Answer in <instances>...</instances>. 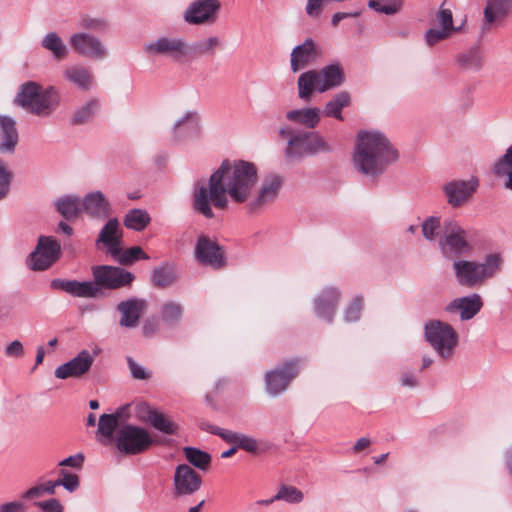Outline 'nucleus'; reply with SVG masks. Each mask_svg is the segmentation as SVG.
Here are the masks:
<instances>
[{
  "mask_svg": "<svg viewBox=\"0 0 512 512\" xmlns=\"http://www.w3.org/2000/svg\"><path fill=\"white\" fill-rule=\"evenodd\" d=\"M351 104V96L347 91L336 93L325 105L323 113L327 117L343 120L342 109Z\"/></svg>",
  "mask_w": 512,
  "mask_h": 512,
  "instance_id": "nucleus-34",
  "label": "nucleus"
},
{
  "mask_svg": "<svg viewBox=\"0 0 512 512\" xmlns=\"http://www.w3.org/2000/svg\"><path fill=\"white\" fill-rule=\"evenodd\" d=\"M237 447L240 449H243L244 451L252 454H258L265 451L264 444L259 442L258 440L245 435L241 434L238 437Z\"/></svg>",
  "mask_w": 512,
  "mask_h": 512,
  "instance_id": "nucleus-50",
  "label": "nucleus"
},
{
  "mask_svg": "<svg viewBox=\"0 0 512 512\" xmlns=\"http://www.w3.org/2000/svg\"><path fill=\"white\" fill-rule=\"evenodd\" d=\"M344 81V70L338 63L326 65L320 70H309L298 78V96L308 101L314 92L324 93L338 88Z\"/></svg>",
  "mask_w": 512,
  "mask_h": 512,
  "instance_id": "nucleus-3",
  "label": "nucleus"
},
{
  "mask_svg": "<svg viewBox=\"0 0 512 512\" xmlns=\"http://www.w3.org/2000/svg\"><path fill=\"white\" fill-rule=\"evenodd\" d=\"M324 0H308L306 4V13L310 17H318L321 13V8Z\"/></svg>",
  "mask_w": 512,
  "mask_h": 512,
  "instance_id": "nucleus-63",
  "label": "nucleus"
},
{
  "mask_svg": "<svg viewBox=\"0 0 512 512\" xmlns=\"http://www.w3.org/2000/svg\"><path fill=\"white\" fill-rule=\"evenodd\" d=\"M58 212L67 220L78 217L82 212V199L66 195L55 201Z\"/></svg>",
  "mask_w": 512,
  "mask_h": 512,
  "instance_id": "nucleus-35",
  "label": "nucleus"
},
{
  "mask_svg": "<svg viewBox=\"0 0 512 512\" xmlns=\"http://www.w3.org/2000/svg\"><path fill=\"white\" fill-rule=\"evenodd\" d=\"M340 293L335 288H326L315 299V313L318 317L330 322L335 313Z\"/></svg>",
  "mask_w": 512,
  "mask_h": 512,
  "instance_id": "nucleus-28",
  "label": "nucleus"
},
{
  "mask_svg": "<svg viewBox=\"0 0 512 512\" xmlns=\"http://www.w3.org/2000/svg\"><path fill=\"white\" fill-rule=\"evenodd\" d=\"M4 353L8 357L22 358L25 355V350L21 341L14 340L5 347Z\"/></svg>",
  "mask_w": 512,
  "mask_h": 512,
  "instance_id": "nucleus-58",
  "label": "nucleus"
},
{
  "mask_svg": "<svg viewBox=\"0 0 512 512\" xmlns=\"http://www.w3.org/2000/svg\"><path fill=\"white\" fill-rule=\"evenodd\" d=\"M61 253L59 242L48 236H40L35 251L30 254L29 267L32 270L42 271L55 263Z\"/></svg>",
  "mask_w": 512,
  "mask_h": 512,
  "instance_id": "nucleus-10",
  "label": "nucleus"
},
{
  "mask_svg": "<svg viewBox=\"0 0 512 512\" xmlns=\"http://www.w3.org/2000/svg\"><path fill=\"white\" fill-rule=\"evenodd\" d=\"M398 159V150L383 132L362 130L357 133L352 164L363 176L377 179Z\"/></svg>",
  "mask_w": 512,
  "mask_h": 512,
  "instance_id": "nucleus-2",
  "label": "nucleus"
},
{
  "mask_svg": "<svg viewBox=\"0 0 512 512\" xmlns=\"http://www.w3.org/2000/svg\"><path fill=\"white\" fill-rule=\"evenodd\" d=\"M122 265H130L137 260H149L150 257L146 254L140 246H133L126 250L119 247V254L111 255Z\"/></svg>",
  "mask_w": 512,
  "mask_h": 512,
  "instance_id": "nucleus-40",
  "label": "nucleus"
},
{
  "mask_svg": "<svg viewBox=\"0 0 512 512\" xmlns=\"http://www.w3.org/2000/svg\"><path fill=\"white\" fill-rule=\"evenodd\" d=\"M477 187L478 181L474 178L470 180H452L443 185L442 191L450 206L459 207L469 200L476 192Z\"/></svg>",
  "mask_w": 512,
  "mask_h": 512,
  "instance_id": "nucleus-17",
  "label": "nucleus"
},
{
  "mask_svg": "<svg viewBox=\"0 0 512 512\" xmlns=\"http://www.w3.org/2000/svg\"><path fill=\"white\" fill-rule=\"evenodd\" d=\"M187 461L194 467L206 470L211 463L209 453L195 447H185L183 449Z\"/></svg>",
  "mask_w": 512,
  "mask_h": 512,
  "instance_id": "nucleus-39",
  "label": "nucleus"
},
{
  "mask_svg": "<svg viewBox=\"0 0 512 512\" xmlns=\"http://www.w3.org/2000/svg\"><path fill=\"white\" fill-rule=\"evenodd\" d=\"M422 235L427 241L440 240L441 219L437 216L427 217L421 224Z\"/></svg>",
  "mask_w": 512,
  "mask_h": 512,
  "instance_id": "nucleus-42",
  "label": "nucleus"
},
{
  "mask_svg": "<svg viewBox=\"0 0 512 512\" xmlns=\"http://www.w3.org/2000/svg\"><path fill=\"white\" fill-rule=\"evenodd\" d=\"M207 430L212 434L220 436L227 443H232L234 445H236L238 437L240 435V433L216 426H209Z\"/></svg>",
  "mask_w": 512,
  "mask_h": 512,
  "instance_id": "nucleus-57",
  "label": "nucleus"
},
{
  "mask_svg": "<svg viewBox=\"0 0 512 512\" xmlns=\"http://www.w3.org/2000/svg\"><path fill=\"white\" fill-rule=\"evenodd\" d=\"M146 309V302L142 299H128L118 303L117 310L120 313L119 325L125 328H135L141 315Z\"/></svg>",
  "mask_w": 512,
  "mask_h": 512,
  "instance_id": "nucleus-21",
  "label": "nucleus"
},
{
  "mask_svg": "<svg viewBox=\"0 0 512 512\" xmlns=\"http://www.w3.org/2000/svg\"><path fill=\"white\" fill-rule=\"evenodd\" d=\"M150 222V215L143 209H132L124 217V225L138 232L144 230Z\"/></svg>",
  "mask_w": 512,
  "mask_h": 512,
  "instance_id": "nucleus-36",
  "label": "nucleus"
},
{
  "mask_svg": "<svg viewBox=\"0 0 512 512\" xmlns=\"http://www.w3.org/2000/svg\"><path fill=\"white\" fill-rule=\"evenodd\" d=\"M69 43L74 52L82 57L102 60L108 55V50L104 43L90 33H74L70 36Z\"/></svg>",
  "mask_w": 512,
  "mask_h": 512,
  "instance_id": "nucleus-12",
  "label": "nucleus"
},
{
  "mask_svg": "<svg viewBox=\"0 0 512 512\" xmlns=\"http://www.w3.org/2000/svg\"><path fill=\"white\" fill-rule=\"evenodd\" d=\"M512 13V0H486L483 10V30L499 26Z\"/></svg>",
  "mask_w": 512,
  "mask_h": 512,
  "instance_id": "nucleus-20",
  "label": "nucleus"
},
{
  "mask_svg": "<svg viewBox=\"0 0 512 512\" xmlns=\"http://www.w3.org/2000/svg\"><path fill=\"white\" fill-rule=\"evenodd\" d=\"M483 302L479 294L456 298L451 301L446 310L450 313L459 312L461 320L472 319L482 308Z\"/></svg>",
  "mask_w": 512,
  "mask_h": 512,
  "instance_id": "nucleus-24",
  "label": "nucleus"
},
{
  "mask_svg": "<svg viewBox=\"0 0 512 512\" xmlns=\"http://www.w3.org/2000/svg\"><path fill=\"white\" fill-rule=\"evenodd\" d=\"M439 246L443 253L449 251L455 255H461L470 248L466 231L453 221L445 224V233L439 240Z\"/></svg>",
  "mask_w": 512,
  "mask_h": 512,
  "instance_id": "nucleus-15",
  "label": "nucleus"
},
{
  "mask_svg": "<svg viewBox=\"0 0 512 512\" xmlns=\"http://www.w3.org/2000/svg\"><path fill=\"white\" fill-rule=\"evenodd\" d=\"M36 505L44 512H62L63 506L58 499L52 498L46 501L37 502Z\"/></svg>",
  "mask_w": 512,
  "mask_h": 512,
  "instance_id": "nucleus-61",
  "label": "nucleus"
},
{
  "mask_svg": "<svg viewBox=\"0 0 512 512\" xmlns=\"http://www.w3.org/2000/svg\"><path fill=\"white\" fill-rule=\"evenodd\" d=\"M63 77L68 83L82 91H88L94 85L91 70L79 64L67 67L63 71Z\"/></svg>",
  "mask_w": 512,
  "mask_h": 512,
  "instance_id": "nucleus-27",
  "label": "nucleus"
},
{
  "mask_svg": "<svg viewBox=\"0 0 512 512\" xmlns=\"http://www.w3.org/2000/svg\"><path fill=\"white\" fill-rule=\"evenodd\" d=\"M321 111L317 107L295 109L287 112L286 118L296 124L305 126L306 128H315L320 122Z\"/></svg>",
  "mask_w": 512,
  "mask_h": 512,
  "instance_id": "nucleus-31",
  "label": "nucleus"
},
{
  "mask_svg": "<svg viewBox=\"0 0 512 512\" xmlns=\"http://www.w3.org/2000/svg\"><path fill=\"white\" fill-rule=\"evenodd\" d=\"M424 337L438 356L443 359H450L453 356L459 342V336L455 329L440 320H429L425 323Z\"/></svg>",
  "mask_w": 512,
  "mask_h": 512,
  "instance_id": "nucleus-6",
  "label": "nucleus"
},
{
  "mask_svg": "<svg viewBox=\"0 0 512 512\" xmlns=\"http://www.w3.org/2000/svg\"><path fill=\"white\" fill-rule=\"evenodd\" d=\"M195 254L201 263L215 268H220L225 263L224 251L220 245L205 235L199 236Z\"/></svg>",
  "mask_w": 512,
  "mask_h": 512,
  "instance_id": "nucleus-19",
  "label": "nucleus"
},
{
  "mask_svg": "<svg viewBox=\"0 0 512 512\" xmlns=\"http://www.w3.org/2000/svg\"><path fill=\"white\" fill-rule=\"evenodd\" d=\"M0 512H27V510L23 502L10 501L0 505Z\"/></svg>",
  "mask_w": 512,
  "mask_h": 512,
  "instance_id": "nucleus-62",
  "label": "nucleus"
},
{
  "mask_svg": "<svg viewBox=\"0 0 512 512\" xmlns=\"http://www.w3.org/2000/svg\"><path fill=\"white\" fill-rule=\"evenodd\" d=\"M256 165L245 160H224L207 181L194 184L192 208L206 219H213V208L225 210L229 201L245 204L250 213H260L278 198L282 187L279 175L266 177L257 188Z\"/></svg>",
  "mask_w": 512,
  "mask_h": 512,
  "instance_id": "nucleus-1",
  "label": "nucleus"
},
{
  "mask_svg": "<svg viewBox=\"0 0 512 512\" xmlns=\"http://www.w3.org/2000/svg\"><path fill=\"white\" fill-rule=\"evenodd\" d=\"M83 211L94 217H105L109 213V202L100 191L89 193L82 199Z\"/></svg>",
  "mask_w": 512,
  "mask_h": 512,
  "instance_id": "nucleus-29",
  "label": "nucleus"
},
{
  "mask_svg": "<svg viewBox=\"0 0 512 512\" xmlns=\"http://www.w3.org/2000/svg\"><path fill=\"white\" fill-rule=\"evenodd\" d=\"M114 443L122 454L137 455L147 451L154 440L145 428L126 424L117 430Z\"/></svg>",
  "mask_w": 512,
  "mask_h": 512,
  "instance_id": "nucleus-8",
  "label": "nucleus"
},
{
  "mask_svg": "<svg viewBox=\"0 0 512 512\" xmlns=\"http://www.w3.org/2000/svg\"><path fill=\"white\" fill-rule=\"evenodd\" d=\"M298 368L295 360L284 363L265 375L266 392L276 397L283 393L289 386L290 382L297 376Z\"/></svg>",
  "mask_w": 512,
  "mask_h": 512,
  "instance_id": "nucleus-13",
  "label": "nucleus"
},
{
  "mask_svg": "<svg viewBox=\"0 0 512 512\" xmlns=\"http://www.w3.org/2000/svg\"><path fill=\"white\" fill-rule=\"evenodd\" d=\"M201 484V476L189 465L180 464L175 468L173 478L175 496L192 495L200 489Z\"/></svg>",
  "mask_w": 512,
  "mask_h": 512,
  "instance_id": "nucleus-16",
  "label": "nucleus"
},
{
  "mask_svg": "<svg viewBox=\"0 0 512 512\" xmlns=\"http://www.w3.org/2000/svg\"><path fill=\"white\" fill-rule=\"evenodd\" d=\"M401 385L408 388L418 386V379L413 372H404L400 378Z\"/></svg>",
  "mask_w": 512,
  "mask_h": 512,
  "instance_id": "nucleus-64",
  "label": "nucleus"
},
{
  "mask_svg": "<svg viewBox=\"0 0 512 512\" xmlns=\"http://www.w3.org/2000/svg\"><path fill=\"white\" fill-rule=\"evenodd\" d=\"M57 484L62 486L65 490L72 493L76 491L80 486L79 476L75 473L68 471L65 468H61L59 471V478Z\"/></svg>",
  "mask_w": 512,
  "mask_h": 512,
  "instance_id": "nucleus-47",
  "label": "nucleus"
},
{
  "mask_svg": "<svg viewBox=\"0 0 512 512\" xmlns=\"http://www.w3.org/2000/svg\"><path fill=\"white\" fill-rule=\"evenodd\" d=\"M99 285L96 282H78L73 280V283H68V293L76 297L93 298L96 297L100 291Z\"/></svg>",
  "mask_w": 512,
  "mask_h": 512,
  "instance_id": "nucleus-38",
  "label": "nucleus"
},
{
  "mask_svg": "<svg viewBox=\"0 0 512 512\" xmlns=\"http://www.w3.org/2000/svg\"><path fill=\"white\" fill-rule=\"evenodd\" d=\"M97 355V351L94 353H90L87 350L80 351L76 357L55 369V377L58 379H67L82 376L91 368Z\"/></svg>",
  "mask_w": 512,
  "mask_h": 512,
  "instance_id": "nucleus-18",
  "label": "nucleus"
},
{
  "mask_svg": "<svg viewBox=\"0 0 512 512\" xmlns=\"http://www.w3.org/2000/svg\"><path fill=\"white\" fill-rule=\"evenodd\" d=\"M436 18H437L440 28H444L453 33L460 30V27H454V25H453L452 11L450 9L444 8L443 5L440 7V9L436 15Z\"/></svg>",
  "mask_w": 512,
  "mask_h": 512,
  "instance_id": "nucleus-52",
  "label": "nucleus"
},
{
  "mask_svg": "<svg viewBox=\"0 0 512 512\" xmlns=\"http://www.w3.org/2000/svg\"><path fill=\"white\" fill-rule=\"evenodd\" d=\"M274 499L289 504H299L304 500V494L295 486L282 484L274 495Z\"/></svg>",
  "mask_w": 512,
  "mask_h": 512,
  "instance_id": "nucleus-41",
  "label": "nucleus"
},
{
  "mask_svg": "<svg viewBox=\"0 0 512 512\" xmlns=\"http://www.w3.org/2000/svg\"><path fill=\"white\" fill-rule=\"evenodd\" d=\"M11 173L8 167L0 161V200L9 192Z\"/></svg>",
  "mask_w": 512,
  "mask_h": 512,
  "instance_id": "nucleus-56",
  "label": "nucleus"
},
{
  "mask_svg": "<svg viewBox=\"0 0 512 512\" xmlns=\"http://www.w3.org/2000/svg\"><path fill=\"white\" fill-rule=\"evenodd\" d=\"M19 141L16 121L7 115H0V153L13 154Z\"/></svg>",
  "mask_w": 512,
  "mask_h": 512,
  "instance_id": "nucleus-25",
  "label": "nucleus"
},
{
  "mask_svg": "<svg viewBox=\"0 0 512 512\" xmlns=\"http://www.w3.org/2000/svg\"><path fill=\"white\" fill-rule=\"evenodd\" d=\"M221 41L216 36H211L206 39L190 44L191 52L196 55L213 54L215 50L220 46Z\"/></svg>",
  "mask_w": 512,
  "mask_h": 512,
  "instance_id": "nucleus-44",
  "label": "nucleus"
},
{
  "mask_svg": "<svg viewBox=\"0 0 512 512\" xmlns=\"http://www.w3.org/2000/svg\"><path fill=\"white\" fill-rule=\"evenodd\" d=\"M96 284L108 289H118L130 285L134 275L120 267L95 266L92 269Z\"/></svg>",
  "mask_w": 512,
  "mask_h": 512,
  "instance_id": "nucleus-14",
  "label": "nucleus"
},
{
  "mask_svg": "<svg viewBox=\"0 0 512 512\" xmlns=\"http://www.w3.org/2000/svg\"><path fill=\"white\" fill-rule=\"evenodd\" d=\"M41 47L50 52L54 59L63 60L68 56L69 50L57 32L46 33L41 39Z\"/></svg>",
  "mask_w": 512,
  "mask_h": 512,
  "instance_id": "nucleus-32",
  "label": "nucleus"
},
{
  "mask_svg": "<svg viewBox=\"0 0 512 512\" xmlns=\"http://www.w3.org/2000/svg\"><path fill=\"white\" fill-rule=\"evenodd\" d=\"M156 411L157 410L151 407L148 403L141 402L136 404L134 414L139 421L150 424Z\"/></svg>",
  "mask_w": 512,
  "mask_h": 512,
  "instance_id": "nucleus-53",
  "label": "nucleus"
},
{
  "mask_svg": "<svg viewBox=\"0 0 512 512\" xmlns=\"http://www.w3.org/2000/svg\"><path fill=\"white\" fill-rule=\"evenodd\" d=\"M17 103L26 111L37 116H48L59 104V97L53 87L43 89L36 82H26L19 88Z\"/></svg>",
  "mask_w": 512,
  "mask_h": 512,
  "instance_id": "nucleus-5",
  "label": "nucleus"
},
{
  "mask_svg": "<svg viewBox=\"0 0 512 512\" xmlns=\"http://www.w3.org/2000/svg\"><path fill=\"white\" fill-rule=\"evenodd\" d=\"M127 363L133 378L144 380L149 377L145 368L140 364L136 363L132 357H127Z\"/></svg>",
  "mask_w": 512,
  "mask_h": 512,
  "instance_id": "nucleus-60",
  "label": "nucleus"
},
{
  "mask_svg": "<svg viewBox=\"0 0 512 512\" xmlns=\"http://www.w3.org/2000/svg\"><path fill=\"white\" fill-rule=\"evenodd\" d=\"M220 8L219 0H195L183 12V19L191 25H211L216 22Z\"/></svg>",
  "mask_w": 512,
  "mask_h": 512,
  "instance_id": "nucleus-11",
  "label": "nucleus"
},
{
  "mask_svg": "<svg viewBox=\"0 0 512 512\" xmlns=\"http://www.w3.org/2000/svg\"><path fill=\"white\" fill-rule=\"evenodd\" d=\"M319 55L316 44L311 38L306 39L302 44L293 48L291 52V70L296 73L299 70L313 63Z\"/></svg>",
  "mask_w": 512,
  "mask_h": 512,
  "instance_id": "nucleus-22",
  "label": "nucleus"
},
{
  "mask_svg": "<svg viewBox=\"0 0 512 512\" xmlns=\"http://www.w3.org/2000/svg\"><path fill=\"white\" fill-rule=\"evenodd\" d=\"M403 6V0H387L384 3L380 0H369L368 7L378 13H384L386 15H394L398 13Z\"/></svg>",
  "mask_w": 512,
  "mask_h": 512,
  "instance_id": "nucleus-46",
  "label": "nucleus"
},
{
  "mask_svg": "<svg viewBox=\"0 0 512 512\" xmlns=\"http://www.w3.org/2000/svg\"><path fill=\"white\" fill-rule=\"evenodd\" d=\"M122 231L116 218H111L100 230L96 244H103L110 255L119 254L121 246Z\"/></svg>",
  "mask_w": 512,
  "mask_h": 512,
  "instance_id": "nucleus-23",
  "label": "nucleus"
},
{
  "mask_svg": "<svg viewBox=\"0 0 512 512\" xmlns=\"http://www.w3.org/2000/svg\"><path fill=\"white\" fill-rule=\"evenodd\" d=\"M199 117L195 111H187L183 116L175 121L172 128V134L176 141H182L198 136Z\"/></svg>",
  "mask_w": 512,
  "mask_h": 512,
  "instance_id": "nucleus-26",
  "label": "nucleus"
},
{
  "mask_svg": "<svg viewBox=\"0 0 512 512\" xmlns=\"http://www.w3.org/2000/svg\"><path fill=\"white\" fill-rule=\"evenodd\" d=\"M143 51L149 57H165L181 62L190 55L191 47L183 37L162 35L145 43Z\"/></svg>",
  "mask_w": 512,
  "mask_h": 512,
  "instance_id": "nucleus-7",
  "label": "nucleus"
},
{
  "mask_svg": "<svg viewBox=\"0 0 512 512\" xmlns=\"http://www.w3.org/2000/svg\"><path fill=\"white\" fill-rule=\"evenodd\" d=\"M330 150V146L320 135L316 133H302L290 137L286 154L289 157L297 158Z\"/></svg>",
  "mask_w": 512,
  "mask_h": 512,
  "instance_id": "nucleus-9",
  "label": "nucleus"
},
{
  "mask_svg": "<svg viewBox=\"0 0 512 512\" xmlns=\"http://www.w3.org/2000/svg\"><path fill=\"white\" fill-rule=\"evenodd\" d=\"M453 32L446 30L444 28H430L426 31L424 39L428 46L432 47L437 43L448 39L451 37Z\"/></svg>",
  "mask_w": 512,
  "mask_h": 512,
  "instance_id": "nucleus-51",
  "label": "nucleus"
},
{
  "mask_svg": "<svg viewBox=\"0 0 512 512\" xmlns=\"http://www.w3.org/2000/svg\"><path fill=\"white\" fill-rule=\"evenodd\" d=\"M493 171L498 177H506L505 187L512 190V145L503 157L495 163Z\"/></svg>",
  "mask_w": 512,
  "mask_h": 512,
  "instance_id": "nucleus-37",
  "label": "nucleus"
},
{
  "mask_svg": "<svg viewBox=\"0 0 512 512\" xmlns=\"http://www.w3.org/2000/svg\"><path fill=\"white\" fill-rule=\"evenodd\" d=\"M120 413L102 414L98 421L97 439L103 445H110L114 442L113 437L117 429Z\"/></svg>",
  "mask_w": 512,
  "mask_h": 512,
  "instance_id": "nucleus-30",
  "label": "nucleus"
},
{
  "mask_svg": "<svg viewBox=\"0 0 512 512\" xmlns=\"http://www.w3.org/2000/svg\"><path fill=\"white\" fill-rule=\"evenodd\" d=\"M183 314V307L179 302H166L161 309V317L164 322L170 324L178 323Z\"/></svg>",
  "mask_w": 512,
  "mask_h": 512,
  "instance_id": "nucleus-43",
  "label": "nucleus"
},
{
  "mask_svg": "<svg viewBox=\"0 0 512 512\" xmlns=\"http://www.w3.org/2000/svg\"><path fill=\"white\" fill-rule=\"evenodd\" d=\"M84 464V455L82 453H77L75 455H71L62 461L59 462V466L61 467H71L77 470H81Z\"/></svg>",
  "mask_w": 512,
  "mask_h": 512,
  "instance_id": "nucleus-59",
  "label": "nucleus"
},
{
  "mask_svg": "<svg viewBox=\"0 0 512 512\" xmlns=\"http://www.w3.org/2000/svg\"><path fill=\"white\" fill-rule=\"evenodd\" d=\"M459 62L467 69L477 70L481 67L482 60L476 50H471L460 55Z\"/></svg>",
  "mask_w": 512,
  "mask_h": 512,
  "instance_id": "nucleus-54",
  "label": "nucleus"
},
{
  "mask_svg": "<svg viewBox=\"0 0 512 512\" xmlns=\"http://www.w3.org/2000/svg\"><path fill=\"white\" fill-rule=\"evenodd\" d=\"M362 309V298L356 297L348 305L344 312V319L346 322H355L359 320Z\"/></svg>",
  "mask_w": 512,
  "mask_h": 512,
  "instance_id": "nucleus-55",
  "label": "nucleus"
},
{
  "mask_svg": "<svg viewBox=\"0 0 512 512\" xmlns=\"http://www.w3.org/2000/svg\"><path fill=\"white\" fill-rule=\"evenodd\" d=\"M151 280L155 286H169L175 281L173 269L166 266L156 267L151 273Z\"/></svg>",
  "mask_w": 512,
  "mask_h": 512,
  "instance_id": "nucleus-45",
  "label": "nucleus"
},
{
  "mask_svg": "<svg viewBox=\"0 0 512 512\" xmlns=\"http://www.w3.org/2000/svg\"><path fill=\"white\" fill-rule=\"evenodd\" d=\"M78 27L85 30L101 32L108 28V21L101 17L83 15L78 21Z\"/></svg>",
  "mask_w": 512,
  "mask_h": 512,
  "instance_id": "nucleus-49",
  "label": "nucleus"
},
{
  "mask_svg": "<svg viewBox=\"0 0 512 512\" xmlns=\"http://www.w3.org/2000/svg\"><path fill=\"white\" fill-rule=\"evenodd\" d=\"M501 264V255L491 253L485 257L483 262L456 260L453 263V270L460 285L473 288L493 277L500 270Z\"/></svg>",
  "mask_w": 512,
  "mask_h": 512,
  "instance_id": "nucleus-4",
  "label": "nucleus"
},
{
  "mask_svg": "<svg viewBox=\"0 0 512 512\" xmlns=\"http://www.w3.org/2000/svg\"><path fill=\"white\" fill-rule=\"evenodd\" d=\"M150 424L155 429L165 434H175L177 430V425L172 422L165 414L159 412L158 410L156 411Z\"/></svg>",
  "mask_w": 512,
  "mask_h": 512,
  "instance_id": "nucleus-48",
  "label": "nucleus"
},
{
  "mask_svg": "<svg viewBox=\"0 0 512 512\" xmlns=\"http://www.w3.org/2000/svg\"><path fill=\"white\" fill-rule=\"evenodd\" d=\"M100 106L98 99H88L74 111L71 122L74 125H83L90 122L98 113Z\"/></svg>",
  "mask_w": 512,
  "mask_h": 512,
  "instance_id": "nucleus-33",
  "label": "nucleus"
}]
</instances>
